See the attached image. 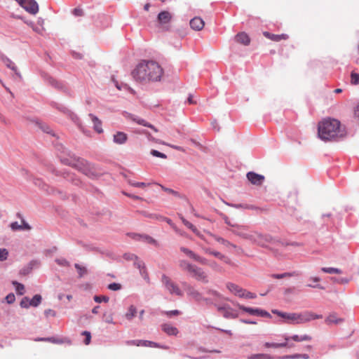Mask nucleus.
Instances as JSON below:
<instances>
[{
  "label": "nucleus",
  "instance_id": "50",
  "mask_svg": "<svg viewBox=\"0 0 359 359\" xmlns=\"http://www.w3.org/2000/svg\"><path fill=\"white\" fill-rule=\"evenodd\" d=\"M151 154L152 156L155 157H158L161 158H166V155L161 151H158L156 150H151Z\"/></svg>",
  "mask_w": 359,
  "mask_h": 359
},
{
  "label": "nucleus",
  "instance_id": "2",
  "mask_svg": "<svg viewBox=\"0 0 359 359\" xmlns=\"http://www.w3.org/2000/svg\"><path fill=\"white\" fill-rule=\"evenodd\" d=\"M318 135L323 140H334L345 136L346 131L339 121L327 118L318 124Z\"/></svg>",
  "mask_w": 359,
  "mask_h": 359
},
{
  "label": "nucleus",
  "instance_id": "24",
  "mask_svg": "<svg viewBox=\"0 0 359 359\" xmlns=\"http://www.w3.org/2000/svg\"><path fill=\"white\" fill-rule=\"evenodd\" d=\"M90 116L91 117V120L94 124L93 128L95 131H97L98 133H102V123L98 119L97 117L95 116L93 114H90Z\"/></svg>",
  "mask_w": 359,
  "mask_h": 359
},
{
  "label": "nucleus",
  "instance_id": "45",
  "mask_svg": "<svg viewBox=\"0 0 359 359\" xmlns=\"http://www.w3.org/2000/svg\"><path fill=\"white\" fill-rule=\"evenodd\" d=\"M240 297L245 298V299H255L256 297V294L255 293H252L250 292L246 291L243 290V295Z\"/></svg>",
  "mask_w": 359,
  "mask_h": 359
},
{
  "label": "nucleus",
  "instance_id": "26",
  "mask_svg": "<svg viewBox=\"0 0 359 359\" xmlns=\"http://www.w3.org/2000/svg\"><path fill=\"white\" fill-rule=\"evenodd\" d=\"M136 313V308L133 305H131L128 308V312L125 313V317L128 320H131L135 316Z\"/></svg>",
  "mask_w": 359,
  "mask_h": 359
},
{
  "label": "nucleus",
  "instance_id": "58",
  "mask_svg": "<svg viewBox=\"0 0 359 359\" xmlns=\"http://www.w3.org/2000/svg\"><path fill=\"white\" fill-rule=\"evenodd\" d=\"M283 359H301L300 354H294L292 355H285L283 357Z\"/></svg>",
  "mask_w": 359,
  "mask_h": 359
},
{
  "label": "nucleus",
  "instance_id": "16",
  "mask_svg": "<svg viewBox=\"0 0 359 359\" xmlns=\"http://www.w3.org/2000/svg\"><path fill=\"white\" fill-rule=\"evenodd\" d=\"M263 34L266 38L276 42L282 40H287L288 39V36L285 34H274L268 32H264Z\"/></svg>",
  "mask_w": 359,
  "mask_h": 359
},
{
  "label": "nucleus",
  "instance_id": "3",
  "mask_svg": "<svg viewBox=\"0 0 359 359\" xmlns=\"http://www.w3.org/2000/svg\"><path fill=\"white\" fill-rule=\"evenodd\" d=\"M272 312L283 319V323L301 324L311 322L313 320L323 318L322 315H318L312 311H304L303 313H283L278 310H273Z\"/></svg>",
  "mask_w": 359,
  "mask_h": 359
},
{
  "label": "nucleus",
  "instance_id": "34",
  "mask_svg": "<svg viewBox=\"0 0 359 359\" xmlns=\"http://www.w3.org/2000/svg\"><path fill=\"white\" fill-rule=\"evenodd\" d=\"M247 359H273L272 357L267 354L257 353L247 357Z\"/></svg>",
  "mask_w": 359,
  "mask_h": 359
},
{
  "label": "nucleus",
  "instance_id": "41",
  "mask_svg": "<svg viewBox=\"0 0 359 359\" xmlns=\"http://www.w3.org/2000/svg\"><path fill=\"white\" fill-rule=\"evenodd\" d=\"M13 97V93L11 91H4V95H2V98L4 102H10Z\"/></svg>",
  "mask_w": 359,
  "mask_h": 359
},
{
  "label": "nucleus",
  "instance_id": "57",
  "mask_svg": "<svg viewBox=\"0 0 359 359\" xmlns=\"http://www.w3.org/2000/svg\"><path fill=\"white\" fill-rule=\"evenodd\" d=\"M6 302L8 304H12L15 301V296L13 294H8L6 297Z\"/></svg>",
  "mask_w": 359,
  "mask_h": 359
},
{
  "label": "nucleus",
  "instance_id": "22",
  "mask_svg": "<svg viewBox=\"0 0 359 359\" xmlns=\"http://www.w3.org/2000/svg\"><path fill=\"white\" fill-rule=\"evenodd\" d=\"M343 321H344L343 319L338 318L335 313H330V315H328L325 320V322L327 325H331L332 323L338 324Z\"/></svg>",
  "mask_w": 359,
  "mask_h": 359
},
{
  "label": "nucleus",
  "instance_id": "9",
  "mask_svg": "<svg viewBox=\"0 0 359 359\" xmlns=\"http://www.w3.org/2000/svg\"><path fill=\"white\" fill-rule=\"evenodd\" d=\"M20 6L31 14H36L39 11V6L34 0H23Z\"/></svg>",
  "mask_w": 359,
  "mask_h": 359
},
{
  "label": "nucleus",
  "instance_id": "25",
  "mask_svg": "<svg viewBox=\"0 0 359 359\" xmlns=\"http://www.w3.org/2000/svg\"><path fill=\"white\" fill-rule=\"evenodd\" d=\"M182 221L184 226H187L188 228L191 229L194 233H195L198 236L201 238L202 239L205 240V238L203 237V236L201 234L198 230L196 227L194 226V225L189 222V221L186 220L184 217H182Z\"/></svg>",
  "mask_w": 359,
  "mask_h": 359
},
{
  "label": "nucleus",
  "instance_id": "15",
  "mask_svg": "<svg viewBox=\"0 0 359 359\" xmlns=\"http://www.w3.org/2000/svg\"><path fill=\"white\" fill-rule=\"evenodd\" d=\"M226 287L228 290H229L231 292H232L233 294L239 297L243 295L244 289H243L242 287H241L240 286L235 283H226Z\"/></svg>",
  "mask_w": 359,
  "mask_h": 359
},
{
  "label": "nucleus",
  "instance_id": "4",
  "mask_svg": "<svg viewBox=\"0 0 359 359\" xmlns=\"http://www.w3.org/2000/svg\"><path fill=\"white\" fill-rule=\"evenodd\" d=\"M179 266L183 272L187 273V274L191 276L196 280L204 284L209 283V276L202 268L194 265L185 259H180L179 261Z\"/></svg>",
  "mask_w": 359,
  "mask_h": 359
},
{
  "label": "nucleus",
  "instance_id": "14",
  "mask_svg": "<svg viewBox=\"0 0 359 359\" xmlns=\"http://www.w3.org/2000/svg\"><path fill=\"white\" fill-rule=\"evenodd\" d=\"M204 25L203 20L199 17H195L190 20V26L194 30L201 31L204 27Z\"/></svg>",
  "mask_w": 359,
  "mask_h": 359
},
{
  "label": "nucleus",
  "instance_id": "54",
  "mask_svg": "<svg viewBox=\"0 0 359 359\" xmlns=\"http://www.w3.org/2000/svg\"><path fill=\"white\" fill-rule=\"evenodd\" d=\"M162 190L166 191L167 193L171 194L175 196H179V193L173 189L165 188L164 187L161 186Z\"/></svg>",
  "mask_w": 359,
  "mask_h": 359
},
{
  "label": "nucleus",
  "instance_id": "46",
  "mask_svg": "<svg viewBox=\"0 0 359 359\" xmlns=\"http://www.w3.org/2000/svg\"><path fill=\"white\" fill-rule=\"evenodd\" d=\"M74 266H76V269H77L80 277H82L86 273V269H85V267L79 264H76L74 265Z\"/></svg>",
  "mask_w": 359,
  "mask_h": 359
},
{
  "label": "nucleus",
  "instance_id": "52",
  "mask_svg": "<svg viewBox=\"0 0 359 359\" xmlns=\"http://www.w3.org/2000/svg\"><path fill=\"white\" fill-rule=\"evenodd\" d=\"M128 236L135 241H141V238H142L143 234H138L135 233H128Z\"/></svg>",
  "mask_w": 359,
  "mask_h": 359
},
{
  "label": "nucleus",
  "instance_id": "51",
  "mask_svg": "<svg viewBox=\"0 0 359 359\" xmlns=\"http://www.w3.org/2000/svg\"><path fill=\"white\" fill-rule=\"evenodd\" d=\"M121 286L120 283H110L108 285V288L112 291H117L121 289Z\"/></svg>",
  "mask_w": 359,
  "mask_h": 359
},
{
  "label": "nucleus",
  "instance_id": "36",
  "mask_svg": "<svg viewBox=\"0 0 359 359\" xmlns=\"http://www.w3.org/2000/svg\"><path fill=\"white\" fill-rule=\"evenodd\" d=\"M129 184L132 187H139V188H142V189H144V188H145V187H147L150 185V184H146L144 182H135V181L131 180H129Z\"/></svg>",
  "mask_w": 359,
  "mask_h": 359
},
{
  "label": "nucleus",
  "instance_id": "31",
  "mask_svg": "<svg viewBox=\"0 0 359 359\" xmlns=\"http://www.w3.org/2000/svg\"><path fill=\"white\" fill-rule=\"evenodd\" d=\"M140 241H144L149 244L154 245V246H158V242L154 238L150 237L148 235L143 234Z\"/></svg>",
  "mask_w": 359,
  "mask_h": 359
},
{
  "label": "nucleus",
  "instance_id": "49",
  "mask_svg": "<svg viewBox=\"0 0 359 359\" xmlns=\"http://www.w3.org/2000/svg\"><path fill=\"white\" fill-rule=\"evenodd\" d=\"M72 13L74 15L77 16V17H81V16L84 15L83 10L81 8H75L72 11Z\"/></svg>",
  "mask_w": 359,
  "mask_h": 359
},
{
  "label": "nucleus",
  "instance_id": "19",
  "mask_svg": "<svg viewBox=\"0 0 359 359\" xmlns=\"http://www.w3.org/2000/svg\"><path fill=\"white\" fill-rule=\"evenodd\" d=\"M161 329L169 335H176L179 332L177 328L170 323H163L161 325Z\"/></svg>",
  "mask_w": 359,
  "mask_h": 359
},
{
  "label": "nucleus",
  "instance_id": "37",
  "mask_svg": "<svg viewBox=\"0 0 359 359\" xmlns=\"http://www.w3.org/2000/svg\"><path fill=\"white\" fill-rule=\"evenodd\" d=\"M12 284L15 285L17 293L22 295L24 294L25 287L22 283H19L17 281H13Z\"/></svg>",
  "mask_w": 359,
  "mask_h": 359
},
{
  "label": "nucleus",
  "instance_id": "12",
  "mask_svg": "<svg viewBox=\"0 0 359 359\" xmlns=\"http://www.w3.org/2000/svg\"><path fill=\"white\" fill-rule=\"evenodd\" d=\"M180 250L182 252L185 254L187 257L192 259L193 260L199 262L201 264H206V259L200 255H196L193 251L190 249L187 248L184 246L180 248Z\"/></svg>",
  "mask_w": 359,
  "mask_h": 359
},
{
  "label": "nucleus",
  "instance_id": "7",
  "mask_svg": "<svg viewBox=\"0 0 359 359\" xmlns=\"http://www.w3.org/2000/svg\"><path fill=\"white\" fill-rule=\"evenodd\" d=\"M161 281L170 294L177 296L183 295V292L180 288L179 285L174 283L169 276H167L166 275H162Z\"/></svg>",
  "mask_w": 359,
  "mask_h": 359
},
{
  "label": "nucleus",
  "instance_id": "43",
  "mask_svg": "<svg viewBox=\"0 0 359 359\" xmlns=\"http://www.w3.org/2000/svg\"><path fill=\"white\" fill-rule=\"evenodd\" d=\"M8 256V252L6 248H0V261L6 260Z\"/></svg>",
  "mask_w": 359,
  "mask_h": 359
},
{
  "label": "nucleus",
  "instance_id": "28",
  "mask_svg": "<svg viewBox=\"0 0 359 359\" xmlns=\"http://www.w3.org/2000/svg\"><path fill=\"white\" fill-rule=\"evenodd\" d=\"M264 346L265 348H283V347H286L287 346V343L286 342H283V343L265 342L264 344Z\"/></svg>",
  "mask_w": 359,
  "mask_h": 359
},
{
  "label": "nucleus",
  "instance_id": "53",
  "mask_svg": "<svg viewBox=\"0 0 359 359\" xmlns=\"http://www.w3.org/2000/svg\"><path fill=\"white\" fill-rule=\"evenodd\" d=\"M38 340H40L41 341H50V342L57 343V344H61L62 342V341L61 339H56L54 338H43V339H40Z\"/></svg>",
  "mask_w": 359,
  "mask_h": 359
},
{
  "label": "nucleus",
  "instance_id": "30",
  "mask_svg": "<svg viewBox=\"0 0 359 359\" xmlns=\"http://www.w3.org/2000/svg\"><path fill=\"white\" fill-rule=\"evenodd\" d=\"M212 256L222 260L224 263L227 264H229L231 263V260L229 257L223 255L222 253H220L219 252H217V251H214L212 252Z\"/></svg>",
  "mask_w": 359,
  "mask_h": 359
},
{
  "label": "nucleus",
  "instance_id": "64",
  "mask_svg": "<svg viewBox=\"0 0 359 359\" xmlns=\"http://www.w3.org/2000/svg\"><path fill=\"white\" fill-rule=\"evenodd\" d=\"M354 114L359 119V104L355 108Z\"/></svg>",
  "mask_w": 359,
  "mask_h": 359
},
{
  "label": "nucleus",
  "instance_id": "56",
  "mask_svg": "<svg viewBox=\"0 0 359 359\" xmlns=\"http://www.w3.org/2000/svg\"><path fill=\"white\" fill-rule=\"evenodd\" d=\"M33 31L35 32L37 34H42L43 31H44V27H40V26H36L35 25L33 28H32Z\"/></svg>",
  "mask_w": 359,
  "mask_h": 359
},
{
  "label": "nucleus",
  "instance_id": "55",
  "mask_svg": "<svg viewBox=\"0 0 359 359\" xmlns=\"http://www.w3.org/2000/svg\"><path fill=\"white\" fill-rule=\"evenodd\" d=\"M126 344L129 346H140V339H133L132 341H126Z\"/></svg>",
  "mask_w": 359,
  "mask_h": 359
},
{
  "label": "nucleus",
  "instance_id": "60",
  "mask_svg": "<svg viewBox=\"0 0 359 359\" xmlns=\"http://www.w3.org/2000/svg\"><path fill=\"white\" fill-rule=\"evenodd\" d=\"M180 313V311L178 310H174V311H165V314L168 315V316H177V315H179Z\"/></svg>",
  "mask_w": 359,
  "mask_h": 359
},
{
  "label": "nucleus",
  "instance_id": "18",
  "mask_svg": "<svg viewBox=\"0 0 359 359\" xmlns=\"http://www.w3.org/2000/svg\"><path fill=\"white\" fill-rule=\"evenodd\" d=\"M10 227L13 231H18V230H30L31 226L29 224L26 223V222L22 219V224H19L18 222H12L10 224Z\"/></svg>",
  "mask_w": 359,
  "mask_h": 359
},
{
  "label": "nucleus",
  "instance_id": "29",
  "mask_svg": "<svg viewBox=\"0 0 359 359\" xmlns=\"http://www.w3.org/2000/svg\"><path fill=\"white\" fill-rule=\"evenodd\" d=\"M210 236L214 238L216 241H217L219 243L222 244L224 246H226V247H233V248H236V245L231 243L230 242H229L228 241L224 239L222 237H216L212 234H210Z\"/></svg>",
  "mask_w": 359,
  "mask_h": 359
},
{
  "label": "nucleus",
  "instance_id": "62",
  "mask_svg": "<svg viewBox=\"0 0 359 359\" xmlns=\"http://www.w3.org/2000/svg\"><path fill=\"white\" fill-rule=\"evenodd\" d=\"M188 102L190 104H196V101L194 99V95H189L188 97Z\"/></svg>",
  "mask_w": 359,
  "mask_h": 359
},
{
  "label": "nucleus",
  "instance_id": "59",
  "mask_svg": "<svg viewBox=\"0 0 359 359\" xmlns=\"http://www.w3.org/2000/svg\"><path fill=\"white\" fill-rule=\"evenodd\" d=\"M292 275L289 273H280V275H273L276 278L280 279L285 277H290Z\"/></svg>",
  "mask_w": 359,
  "mask_h": 359
},
{
  "label": "nucleus",
  "instance_id": "6",
  "mask_svg": "<svg viewBox=\"0 0 359 359\" xmlns=\"http://www.w3.org/2000/svg\"><path fill=\"white\" fill-rule=\"evenodd\" d=\"M62 162L65 164L74 167L85 175H87L90 178H93L96 175L93 167L83 159L79 158L69 161V159L64 158L62 159Z\"/></svg>",
  "mask_w": 359,
  "mask_h": 359
},
{
  "label": "nucleus",
  "instance_id": "10",
  "mask_svg": "<svg viewBox=\"0 0 359 359\" xmlns=\"http://www.w3.org/2000/svg\"><path fill=\"white\" fill-rule=\"evenodd\" d=\"M247 180H248L252 184L256 186H261L264 180V176L259 175L253 171H250L246 174Z\"/></svg>",
  "mask_w": 359,
  "mask_h": 359
},
{
  "label": "nucleus",
  "instance_id": "33",
  "mask_svg": "<svg viewBox=\"0 0 359 359\" xmlns=\"http://www.w3.org/2000/svg\"><path fill=\"white\" fill-rule=\"evenodd\" d=\"M47 82L50 85V87L54 88H62L63 86L61 83L56 81L55 79L52 77H49L47 79Z\"/></svg>",
  "mask_w": 359,
  "mask_h": 359
},
{
  "label": "nucleus",
  "instance_id": "20",
  "mask_svg": "<svg viewBox=\"0 0 359 359\" xmlns=\"http://www.w3.org/2000/svg\"><path fill=\"white\" fill-rule=\"evenodd\" d=\"M235 41L237 43L243 44L245 46L248 45L250 43V41L248 35L247 34L244 33V32L238 33L235 36Z\"/></svg>",
  "mask_w": 359,
  "mask_h": 359
},
{
  "label": "nucleus",
  "instance_id": "61",
  "mask_svg": "<svg viewBox=\"0 0 359 359\" xmlns=\"http://www.w3.org/2000/svg\"><path fill=\"white\" fill-rule=\"evenodd\" d=\"M59 265L61 266H67L68 264V262L65 259H57L56 261Z\"/></svg>",
  "mask_w": 359,
  "mask_h": 359
},
{
  "label": "nucleus",
  "instance_id": "32",
  "mask_svg": "<svg viewBox=\"0 0 359 359\" xmlns=\"http://www.w3.org/2000/svg\"><path fill=\"white\" fill-rule=\"evenodd\" d=\"M236 208H245V210H256L260 212L264 211V209H262V208H257L252 205L247 204H239L235 205Z\"/></svg>",
  "mask_w": 359,
  "mask_h": 359
},
{
  "label": "nucleus",
  "instance_id": "44",
  "mask_svg": "<svg viewBox=\"0 0 359 359\" xmlns=\"http://www.w3.org/2000/svg\"><path fill=\"white\" fill-rule=\"evenodd\" d=\"M154 142H157L158 144H165V143L164 142H161V141H160V140H154ZM167 144L168 146H169V147H172V149H176V150H178V151H182V152H184V149H183L182 147H180V146L172 145V144Z\"/></svg>",
  "mask_w": 359,
  "mask_h": 359
},
{
  "label": "nucleus",
  "instance_id": "11",
  "mask_svg": "<svg viewBox=\"0 0 359 359\" xmlns=\"http://www.w3.org/2000/svg\"><path fill=\"white\" fill-rule=\"evenodd\" d=\"M217 311L226 318H236L238 316L236 311L227 304H224L222 306H217Z\"/></svg>",
  "mask_w": 359,
  "mask_h": 359
},
{
  "label": "nucleus",
  "instance_id": "38",
  "mask_svg": "<svg viewBox=\"0 0 359 359\" xmlns=\"http://www.w3.org/2000/svg\"><path fill=\"white\" fill-rule=\"evenodd\" d=\"M133 120L134 121H135L136 123H137L138 124H141V125H143L144 126H147V127H149L151 128H152L155 132H157L158 130L154 127L152 125H151L150 123H146V121L143 119H141V118H133Z\"/></svg>",
  "mask_w": 359,
  "mask_h": 359
},
{
  "label": "nucleus",
  "instance_id": "39",
  "mask_svg": "<svg viewBox=\"0 0 359 359\" xmlns=\"http://www.w3.org/2000/svg\"><path fill=\"white\" fill-rule=\"evenodd\" d=\"M93 299L97 303L100 304L102 302L107 303L109 302V298L107 296H104V295L97 296V295H95V296H94Z\"/></svg>",
  "mask_w": 359,
  "mask_h": 359
},
{
  "label": "nucleus",
  "instance_id": "47",
  "mask_svg": "<svg viewBox=\"0 0 359 359\" xmlns=\"http://www.w3.org/2000/svg\"><path fill=\"white\" fill-rule=\"evenodd\" d=\"M351 82L353 84L359 83V74L352 72L351 75Z\"/></svg>",
  "mask_w": 359,
  "mask_h": 359
},
{
  "label": "nucleus",
  "instance_id": "23",
  "mask_svg": "<svg viewBox=\"0 0 359 359\" xmlns=\"http://www.w3.org/2000/svg\"><path fill=\"white\" fill-rule=\"evenodd\" d=\"M292 339L294 341H309L310 340H312V337L307 334H304L302 336H299L297 334H294L291 337H285V340L287 341L288 339Z\"/></svg>",
  "mask_w": 359,
  "mask_h": 359
},
{
  "label": "nucleus",
  "instance_id": "48",
  "mask_svg": "<svg viewBox=\"0 0 359 359\" xmlns=\"http://www.w3.org/2000/svg\"><path fill=\"white\" fill-rule=\"evenodd\" d=\"M332 280L334 282L338 283V284H347L350 280L346 278H332Z\"/></svg>",
  "mask_w": 359,
  "mask_h": 359
},
{
  "label": "nucleus",
  "instance_id": "40",
  "mask_svg": "<svg viewBox=\"0 0 359 359\" xmlns=\"http://www.w3.org/2000/svg\"><path fill=\"white\" fill-rule=\"evenodd\" d=\"M140 346L158 347V345L151 341H143V339H140Z\"/></svg>",
  "mask_w": 359,
  "mask_h": 359
},
{
  "label": "nucleus",
  "instance_id": "35",
  "mask_svg": "<svg viewBox=\"0 0 359 359\" xmlns=\"http://www.w3.org/2000/svg\"><path fill=\"white\" fill-rule=\"evenodd\" d=\"M41 301V297L40 294H35L29 302L30 306H37Z\"/></svg>",
  "mask_w": 359,
  "mask_h": 359
},
{
  "label": "nucleus",
  "instance_id": "1",
  "mask_svg": "<svg viewBox=\"0 0 359 359\" xmlns=\"http://www.w3.org/2000/svg\"><path fill=\"white\" fill-rule=\"evenodd\" d=\"M163 74L161 67L153 60H143L132 71L133 79L140 83L147 84L161 80Z\"/></svg>",
  "mask_w": 359,
  "mask_h": 359
},
{
  "label": "nucleus",
  "instance_id": "13",
  "mask_svg": "<svg viewBox=\"0 0 359 359\" xmlns=\"http://www.w3.org/2000/svg\"><path fill=\"white\" fill-rule=\"evenodd\" d=\"M184 285L186 292L189 296L196 302H200L203 299L202 294L198 290H196L194 287L189 284L184 283Z\"/></svg>",
  "mask_w": 359,
  "mask_h": 359
},
{
  "label": "nucleus",
  "instance_id": "5",
  "mask_svg": "<svg viewBox=\"0 0 359 359\" xmlns=\"http://www.w3.org/2000/svg\"><path fill=\"white\" fill-rule=\"evenodd\" d=\"M232 232L237 236L249 240L259 245H264L266 241L265 238L262 234L256 231H250L249 229L245 226H236L232 229Z\"/></svg>",
  "mask_w": 359,
  "mask_h": 359
},
{
  "label": "nucleus",
  "instance_id": "63",
  "mask_svg": "<svg viewBox=\"0 0 359 359\" xmlns=\"http://www.w3.org/2000/svg\"><path fill=\"white\" fill-rule=\"evenodd\" d=\"M8 67L13 71H15V72H17V67L13 62L10 61L9 64H8Z\"/></svg>",
  "mask_w": 359,
  "mask_h": 359
},
{
  "label": "nucleus",
  "instance_id": "42",
  "mask_svg": "<svg viewBox=\"0 0 359 359\" xmlns=\"http://www.w3.org/2000/svg\"><path fill=\"white\" fill-rule=\"evenodd\" d=\"M82 335L85 337V339L83 340V343L86 345H88L90 343L91 340V334L89 331H83Z\"/></svg>",
  "mask_w": 359,
  "mask_h": 359
},
{
  "label": "nucleus",
  "instance_id": "27",
  "mask_svg": "<svg viewBox=\"0 0 359 359\" xmlns=\"http://www.w3.org/2000/svg\"><path fill=\"white\" fill-rule=\"evenodd\" d=\"M322 271L326 273L330 274H341L342 271L341 269L334 267H323L321 269Z\"/></svg>",
  "mask_w": 359,
  "mask_h": 359
},
{
  "label": "nucleus",
  "instance_id": "17",
  "mask_svg": "<svg viewBox=\"0 0 359 359\" xmlns=\"http://www.w3.org/2000/svg\"><path fill=\"white\" fill-rule=\"evenodd\" d=\"M158 21L159 23L164 25L168 24L172 19V15L170 12L164 11L159 13L158 15Z\"/></svg>",
  "mask_w": 359,
  "mask_h": 359
},
{
  "label": "nucleus",
  "instance_id": "8",
  "mask_svg": "<svg viewBox=\"0 0 359 359\" xmlns=\"http://www.w3.org/2000/svg\"><path fill=\"white\" fill-rule=\"evenodd\" d=\"M236 305L238 308H239L243 311L246 312L247 313H250L252 315H255V316H259L264 317V318H271V315L268 311H265L259 309H253V308H250V307H246L240 304H236Z\"/></svg>",
  "mask_w": 359,
  "mask_h": 359
},
{
  "label": "nucleus",
  "instance_id": "21",
  "mask_svg": "<svg viewBox=\"0 0 359 359\" xmlns=\"http://www.w3.org/2000/svg\"><path fill=\"white\" fill-rule=\"evenodd\" d=\"M127 140V135L122 133L118 132L113 136V141L115 144H125Z\"/></svg>",
  "mask_w": 359,
  "mask_h": 359
}]
</instances>
